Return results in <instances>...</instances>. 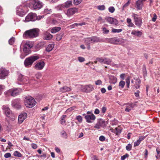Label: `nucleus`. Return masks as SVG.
I'll return each instance as SVG.
<instances>
[{"label":"nucleus","mask_w":160,"mask_h":160,"mask_svg":"<svg viewBox=\"0 0 160 160\" xmlns=\"http://www.w3.org/2000/svg\"><path fill=\"white\" fill-rule=\"evenodd\" d=\"M128 156L129 155L128 154H126L123 156H121V159L122 160H124L126 159V158H128Z\"/></svg>","instance_id":"54"},{"label":"nucleus","mask_w":160,"mask_h":160,"mask_svg":"<svg viewBox=\"0 0 160 160\" xmlns=\"http://www.w3.org/2000/svg\"><path fill=\"white\" fill-rule=\"evenodd\" d=\"M106 126L105 121L102 119H100L94 126V128L98 129L100 128L101 127L104 128Z\"/></svg>","instance_id":"13"},{"label":"nucleus","mask_w":160,"mask_h":160,"mask_svg":"<svg viewBox=\"0 0 160 160\" xmlns=\"http://www.w3.org/2000/svg\"><path fill=\"white\" fill-rule=\"evenodd\" d=\"M55 44L54 43L49 44L47 45L46 48V51L49 52L51 51L54 47Z\"/></svg>","instance_id":"26"},{"label":"nucleus","mask_w":160,"mask_h":160,"mask_svg":"<svg viewBox=\"0 0 160 160\" xmlns=\"http://www.w3.org/2000/svg\"><path fill=\"white\" fill-rule=\"evenodd\" d=\"M17 14L21 17H23L25 14V12L23 9L18 8L17 10Z\"/></svg>","instance_id":"25"},{"label":"nucleus","mask_w":160,"mask_h":160,"mask_svg":"<svg viewBox=\"0 0 160 160\" xmlns=\"http://www.w3.org/2000/svg\"><path fill=\"white\" fill-rule=\"evenodd\" d=\"M146 0H138L136 2V5L138 10L141 9L143 6V2H145Z\"/></svg>","instance_id":"22"},{"label":"nucleus","mask_w":160,"mask_h":160,"mask_svg":"<svg viewBox=\"0 0 160 160\" xmlns=\"http://www.w3.org/2000/svg\"><path fill=\"white\" fill-rule=\"evenodd\" d=\"M132 16L134 18L135 25L138 27H140L142 23L141 18L138 17V15L137 14L133 13H132Z\"/></svg>","instance_id":"10"},{"label":"nucleus","mask_w":160,"mask_h":160,"mask_svg":"<svg viewBox=\"0 0 160 160\" xmlns=\"http://www.w3.org/2000/svg\"><path fill=\"white\" fill-rule=\"evenodd\" d=\"M9 72L5 68H1L0 70V78L3 79L8 75Z\"/></svg>","instance_id":"17"},{"label":"nucleus","mask_w":160,"mask_h":160,"mask_svg":"<svg viewBox=\"0 0 160 160\" xmlns=\"http://www.w3.org/2000/svg\"><path fill=\"white\" fill-rule=\"evenodd\" d=\"M108 41L111 43L116 44L125 42V40L123 39L117 37L110 38L108 39Z\"/></svg>","instance_id":"8"},{"label":"nucleus","mask_w":160,"mask_h":160,"mask_svg":"<svg viewBox=\"0 0 160 160\" xmlns=\"http://www.w3.org/2000/svg\"><path fill=\"white\" fill-rule=\"evenodd\" d=\"M125 76V74L122 73L121 74L120 77L122 79L124 80V79Z\"/></svg>","instance_id":"63"},{"label":"nucleus","mask_w":160,"mask_h":160,"mask_svg":"<svg viewBox=\"0 0 160 160\" xmlns=\"http://www.w3.org/2000/svg\"><path fill=\"white\" fill-rule=\"evenodd\" d=\"M39 32V29L36 28H33L25 31L24 35L26 38H35L38 36Z\"/></svg>","instance_id":"3"},{"label":"nucleus","mask_w":160,"mask_h":160,"mask_svg":"<svg viewBox=\"0 0 160 160\" xmlns=\"http://www.w3.org/2000/svg\"><path fill=\"white\" fill-rule=\"evenodd\" d=\"M34 9H39L42 6V3L39 0H32L30 2Z\"/></svg>","instance_id":"9"},{"label":"nucleus","mask_w":160,"mask_h":160,"mask_svg":"<svg viewBox=\"0 0 160 160\" xmlns=\"http://www.w3.org/2000/svg\"><path fill=\"white\" fill-rule=\"evenodd\" d=\"M115 133L116 135L120 133L121 132V129L119 127L115 128Z\"/></svg>","instance_id":"39"},{"label":"nucleus","mask_w":160,"mask_h":160,"mask_svg":"<svg viewBox=\"0 0 160 160\" xmlns=\"http://www.w3.org/2000/svg\"><path fill=\"white\" fill-rule=\"evenodd\" d=\"M101 42V40L99 38L96 36L87 38L85 39V44L87 46V48L88 50H90L91 48L90 44H93Z\"/></svg>","instance_id":"2"},{"label":"nucleus","mask_w":160,"mask_h":160,"mask_svg":"<svg viewBox=\"0 0 160 160\" xmlns=\"http://www.w3.org/2000/svg\"><path fill=\"white\" fill-rule=\"evenodd\" d=\"M12 107L16 108H19L21 107L20 100L18 99H15L12 100Z\"/></svg>","instance_id":"18"},{"label":"nucleus","mask_w":160,"mask_h":160,"mask_svg":"<svg viewBox=\"0 0 160 160\" xmlns=\"http://www.w3.org/2000/svg\"><path fill=\"white\" fill-rule=\"evenodd\" d=\"M78 88H79L82 91L85 92H90L94 90V88L93 86L91 84L86 85H79Z\"/></svg>","instance_id":"7"},{"label":"nucleus","mask_w":160,"mask_h":160,"mask_svg":"<svg viewBox=\"0 0 160 160\" xmlns=\"http://www.w3.org/2000/svg\"><path fill=\"white\" fill-rule=\"evenodd\" d=\"M82 2V0H74V4L75 5H78Z\"/></svg>","instance_id":"47"},{"label":"nucleus","mask_w":160,"mask_h":160,"mask_svg":"<svg viewBox=\"0 0 160 160\" xmlns=\"http://www.w3.org/2000/svg\"><path fill=\"white\" fill-rule=\"evenodd\" d=\"M141 142L138 140L134 143V146L135 147L139 145L140 143Z\"/></svg>","instance_id":"57"},{"label":"nucleus","mask_w":160,"mask_h":160,"mask_svg":"<svg viewBox=\"0 0 160 160\" xmlns=\"http://www.w3.org/2000/svg\"><path fill=\"white\" fill-rule=\"evenodd\" d=\"M97 8L100 10H104L105 9V7L104 5H99L97 6Z\"/></svg>","instance_id":"41"},{"label":"nucleus","mask_w":160,"mask_h":160,"mask_svg":"<svg viewBox=\"0 0 160 160\" xmlns=\"http://www.w3.org/2000/svg\"><path fill=\"white\" fill-rule=\"evenodd\" d=\"M125 85V82L123 81H121L119 83V87L120 88H122Z\"/></svg>","instance_id":"35"},{"label":"nucleus","mask_w":160,"mask_h":160,"mask_svg":"<svg viewBox=\"0 0 160 160\" xmlns=\"http://www.w3.org/2000/svg\"><path fill=\"white\" fill-rule=\"evenodd\" d=\"M36 16L35 14L30 13L26 16L25 20L26 22L34 21L36 20Z\"/></svg>","instance_id":"12"},{"label":"nucleus","mask_w":160,"mask_h":160,"mask_svg":"<svg viewBox=\"0 0 160 160\" xmlns=\"http://www.w3.org/2000/svg\"><path fill=\"white\" fill-rule=\"evenodd\" d=\"M76 119L80 123L82 122V117L81 116H80V115L77 116L76 118Z\"/></svg>","instance_id":"43"},{"label":"nucleus","mask_w":160,"mask_h":160,"mask_svg":"<svg viewBox=\"0 0 160 160\" xmlns=\"http://www.w3.org/2000/svg\"><path fill=\"white\" fill-rule=\"evenodd\" d=\"M61 29L60 27H55L51 30V32L52 33H55L59 31Z\"/></svg>","instance_id":"31"},{"label":"nucleus","mask_w":160,"mask_h":160,"mask_svg":"<svg viewBox=\"0 0 160 160\" xmlns=\"http://www.w3.org/2000/svg\"><path fill=\"white\" fill-rule=\"evenodd\" d=\"M40 58L39 55H32L25 59L24 62L25 66L27 68L31 67L33 63Z\"/></svg>","instance_id":"1"},{"label":"nucleus","mask_w":160,"mask_h":160,"mask_svg":"<svg viewBox=\"0 0 160 160\" xmlns=\"http://www.w3.org/2000/svg\"><path fill=\"white\" fill-rule=\"evenodd\" d=\"M132 145L131 144H128L126 146V150L128 151H130L132 149Z\"/></svg>","instance_id":"46"},{"label":"nucleus","mask_w":160,"mask_h":160,"mask_svg":"<svg viewBox=\"0 0 160 160\" xmlns=\"http://www.w3.org/2000/svg\"><path fill=\"white\" fill-rule=\"evenodd\" d=\"M108 10L110 12L112 13L114 12L115 9L114 7H110L108 8Z\"/></svg>","instance_id":"49"},{"label":"nucleus","mask_w":160,"mask_h":160,"mask_svg":"<svg viewBox=\"0 0 160 160\" xmlns=\"http://www.w3.org/2000/svg\"><path fill=\"white\" fill-rule=\"evenodd\" d=\"M98 21L100 22V23H103L104 22L103 20L102 19V18L101 17H99L97 19Z\"/></svg>","instance_id":"53"},{"label":"nucleus","mask_w":160,"mask_h":160,"mask_svg":"<svg viewBox=\"0 0 160 160\" xmlns=\"http://www.w3.org/2000/svg\"><path fill=\"white\" fill-rule=\"evenodd\" d=\"M75 27H78V26H82L83 25H85V23L84 22L81 23H75L73 24Z\"/></svg>","instance_id":"51"},{"label":"nucleus","mask_w":160,"mask_h":160,"mask_svg":"<svg viewBox=\"0 0 160 160\" xmlns=\"http://www.w3.org/2000/svg\"><path fill=\"white\" fill-rule=\"evenodd\" d=\"M78 9L76 8H69L68 9L66 14L68 17L73 15L76 13L78 12Z\"/></svg>","instance_id":"11"},{"label":"nucleus","mask_w":160,"mask_h":160,"mask_svg":"<svg viewBox=\"0 0 160 160\" xmlns=\"http://www.w3.org/2000/svg\"><path fill=\"white\" fill-rule=\"evenodd\" d=\"M2 109L3 112L7 117L11 119L15 118L14 114L12 113V111L7 105L3 106L2 107Z\"/></svg>","instance_id":"6"},{"label":"nucleus","mask_w":160,"mask_h":160,"mask_svg":"<svg viewBox=\"0 0 160 160\" xmlns=\"http://www.w3.org/2000/svg\"><path fill=\"white\" fill-rule=\"evenodd\" d=\"M156 151L158 155L156 156V157L157 159H158L160 158V147L157 148H156Z\"/></svg>","instance_id":"38"},{"label":"nucleus","mask_w":160,"mask_h":160,"mask_svg":"<svg viewBox=\"0 0 160 160\" xmlns=\"http://www.w3.org/2000/svg\"><path fill=\"white\" fill-rule=\"evenodd\" d=\"M27 114L26 113H23L20 114L18 116V121L20 123H22L24 120L26 118Z\"/></svg>","instance_id":"20"},{"label":"nucleus","mask_w":160,"mask_h":160,"mask_svg":"<svg viewBox=\"0 0 160 160\" xmlns=\"http://www.w3.org/2000/svg\"><path fill=\"white\" fill-rule=\"evenodd\" d=\"M64 8H65L64 4L59 5L57 7V9L58 10H62Z\"/></svg>","instance_id":"42"},{"label":"nucleus","mask_w":160,"mask_h":160,"mask_svg":"<svg viewBox=\"0 0 160 160\" xmlns=\"http://www.w3.org/2000/svg\"><path fill=\"white\" fill-rule=\"evenodd\" d=\"M107 21L111 24H117L118 23L117 20L111 17H108L106 18Z\"/></svg>","instance_id":"21"},{"label":"nucleus","mask_w":160,"mask_h":160,"mask_svg":"<svg viewBox=\"0 0 160 160\" xmlns=\"http://www.w3.org/2000/svg\"><path fill=\"white\" fill-rule=\"evenodd\" d=\"M4 156L5 158H8L11 156V154L10 153H7L5 154Z\"/></svg>","instance_id":"58"},{"label":"nucleus","mask_w":160,"mask_h":160,"mask_svg":"<svg viewBox=\"0 0 160 160\" xmlns=\"http://www.w3.org/2000/svg\"><path fill=\"white\" fill-rule=\"evenodd\" d=\"M85 118L87 122L88 123H91L92 121H94L95 118V116L92 113L85 116Z\"/></svg>","instance_id":"19"},{"label":"nucleus","mask_w":160,"mask_h":160,"mask_svg":"<svg viewBox=\"0 0 160 160\" xmlns=\"http://www.w3.org/2000/svg\"><path fill=\"white\" fill-rule=\"evenodd\" d=\"M122 31V29H116L114 28H112V33H119L121 32Z\"/></svg>","instance_id":"36"},{"label":"nucleus","mask_w":160,"mask_h":160,"mask_svg":"<svg viewBox=\"0 0 160 160\" xmlns=\"http://www.w3.org/2000/svg\"><path fill=\"white\" fill-rule=\"evenodd\" d=\"M21 92L22 89L20 88H12L5 92L4 94L6 96L15 97Z\"/></svg>","instance_id":"5"},{"label":"nucleus","mask_w":160,"mask_h":160,"mask_svg":"<svg viewBox=\"0 0 160 160\" xmlns=\"http://www.w3.org/2000/svg\"><path fill=\"white\" fill-rule=\"evenodd\" d=\"M44 12L46 14H50L52 12V10L51 9L47 8L45 9Z\"/></svg>","instance_id":"40"},{"label":"nucleus","mask_w":160,"mask_h":160,"mask_svg":"<svg viewBox=\"0 0 160 160\" xmlns=\"http://www.w3.org/2000/svg\"><path fill=\"white\" fill-rule=\"evenodd\" d=\"M105 137L103 136H100L99 138V139L100 141H103L105 140Z\"/></svg>","instance_id":"61"},{"label":"nucleus","mask_w":160,"mask_h":160,"mask_svg":"<svg viewBox=\"0 0 160 160\" xmlns=\"http://www.w3.org/2000/svg\"><path fill=\"white\" fill-rule=\"evenodd\" d=\"M52 37V34L47 32H45L43 34V38L45 40H49L51 39Z\"/></svg>","instance_id":"24"},{"label":"nucleus","mask_w":160,"mask_h":160,"mask_svg":"<svg viewBox=\"0 0 160 160\" xmlns=\"http://www.w3.org/2000/svg\"><path fill=\"white\" fill-rule=\"evenodd\" d=\"M131 3V0H128V2L127 3H125L123 6L122 8V10H123L124 8L128 7Z\"/></svg>","instance_id":"37"},{"label":"nucleus","mask_w":160,"mask_h":160,"mask_svg":"<svg viewBox=\"0 0 160 160\" xmlns=\"http://www.w3.org/2000/svg\"><path fill=\"white\" fill-rule=\"evenodd\" d=\"M64 35V34L62 33H60L59 34H58L56 35V40L57 41L60 40L62 38V37Z\"/></svg>","instance_id":"34"},{"label":"nucleus","mask_w":160,"mask_h":160,"mask_svg":"<svg viewBox=\"0 0 160 160\" xmlns=\"http://www.w3.org/2000/svg\"><path fill=\"white\" fill-rule=\"evenodd\" d=\"M61 134L62 135V137L64 138H66L67 137V134L64 131H63L61 132Z\"/></svg>","instance_id":"56"},{"label":"nucleus","mask_w":160,"mask_h":160,"mask_svg":"<svg viewBox=\"0 0 160 160\" xmlns=\"http://www.w3.org/2000/svg\"><path fill=\"white\" fill-rule=\"evenodd\" d=\"M106 108L105 107H103L102 108V113H104L106 112Z\"/></svg>","instance_id":"64"},{"label":"nucleus","mask_w":160,"mask_h":160,"mask_svg":"<svg viewBox=\"0 0 160 160\" xmlns=\"http://www.w3.org/2000/svg\"><path fill=\"white\" fill-rule=\"evenodd\" d=\"M109 82L111 83L114 84L116 83L117 82V78L113 76H110L109 77Z\"/></svg>","instance_id":"29"},{"label":"nucleus","mask_w":160,"mask_h":160,"mask_svg":"<svg viewBox=\"0 0 160 160\" xmlns=\"http://www.w3.org/2000/svg\"><path fill=\"white\" fill-rule=\"evenodd\" d=\"M102 82L100 80H98L95 82V84L97 85H102Z\"/></svg>","instance_id":"50"},{"label":"nucleus","mask_w":160,"mask_h":160,"mask_svg":"<svg viewBox=\"0 0 160 160\" xmlns=\"http://www.w3.org/2000/svg\"><path fill=\"white\" fill-rule=\"evenodd\" d=\"M127 22L128 23V27H132L134 26V24L132 22L131 19L129 18H128L127 19Z\"/></svg>","instance_id":"33"},{"label":"nucleus","mask_w":160,"mask_h":160,"mask_svg":"<svg viewBox=\"0 0 160 160\" xmlns=\"http://www.w3.org/2000/svg\"><path fill=\"white\" fill-rule=\"evenodd\" d=\"M78 61L80 62H83L85 60V58L82 57H79L78 58Z\"/></svg>","instance_id":"52"},{"label":"nucleus","mask_w":160,"mask_h":160,"mask_svg":"<svg viewBox=\"0 0 160 160\" xmlns=\"http://www.w3.org/2000/svg\"><path fill=\"white\" fill-rule=\"evenodd\" d=\"M65 8H68L72 6V2L71 1H68L64 3Z\"/></svg>","instance_id":"32"},{"label":"nucleus","mask_w":160,"mask_h":160,"mask_svg":"<svg viewBox=\"0 0 160 160\" xmlns=\"http://www.w3.org/2000/svg\"><path fill=\"white\" fill-rule=\"evenodd\" d=\"M45 65V62L42 61L38 62L34 66V68L37 70H41L43 69Z\"/></svg>","instance_id":"15"},{"label":"nucleus","mask_w":160,"mask_h":160,"mask_svg":"<svg viewBox=\"0 0 160 160\" xmlns=\"http://www.w3.org/2000/svg\"><path fill=\"white\" fill-rule=\"evenodd\" d=\"M24 103L26 107L28 108H32L36 105V102L34 98L31 96H28L25 98Z\"/></svg>","instance_id":"4"},{"label":"nucleus","mask_w":160,"mask_h":160,"mask_svg":"<svg viewBox=\"0 0 160 160\" xmlns=\"http://www.w3.org/2000/svg\"><path fill=\"white\" fill-rule=\"evenodd\" d=\"M15 38H12L11 39H9V43L10 45H12L15 41Z\"/></svg>","instance_id":"45"},{"label":"nucleus","mask_w":160,"mask_h":160,"mask_svg":"<svg viewBox=\"0 0 160 160\" xmlns=\"http://www.w3.org/2000/svg\"><path fill=\"white\" fill-rule=\"evenodd\" d=\"M71 90V89L70 87L67 86H64L60 88V92L62 93L69 92Z\"/></svg>","instance_id":"27"},{"label":"nucleus","mask_w":160,"mask_h":160,"mask_svg":"<svg viewBox=\"0 0 160 160\" xmlns=\"http://www.w3.org/2000/svg\"><path fill=\"white\" fill-rule=\"evenodd\" d=\"M32 47L29 42H26L24 45L23 50L25 53L26 56L28 55L29 53L30 49Z\"/></svg>","instance_id":"14"},{"label":"nucleus","mask_w":160,"mask_h":160,"mask_svg":"<svg viewBox=\"0 0 160 160\" xmlns=\"http://www.w3.org/2000/svg\"><path fill=\"white\" fill-rule=\"evenodd\" d=\"M153 17L152 18V21L153 22H155L157 19V17L156 14L155 13H154L153 14Z\"/></svg>","instance_id":"55"},{"label":"nucleus","mask_w":160,"mask_h":160,"mask_svg":"<svg viewBox=\"0 0 160 160\" xmlns=\"http://www.w3.org/2000/svg\"><path fill=\"white\" fill-rule=\"evenodd\" d=\"M131 34L138 37H140L142 35V32L138 30L135 29L132 31Z\"/></svg>","instance_id":"23"},{"label":"nucleus","mask_w":160,"mask_h":160,"mask_svg":"<svg viewBox=\"0 0 160 160\" xmlns=\"http://www.w3.org/2000/svg\"><path fill=\"white\" fill-rule=\"evenodd\" d=\"M143 74L144 75H146L147 74V71L145 66V65H143Z\"/></svg>","instance_id":"59"},{"label":"nucleus","mask_w":160,"mask_h":160,"mask_svg":"<svg viewBox=\"0 0 160 160\" xmlns=\"http://www.w3.org/2000/svg\"><path fill=\"white\" fill-rule=\"evenodd\" d=\"M14 155L15 156H17L19 157H21L22 156L21 154L17 151H16L14 152Z\"/></svg>","instance_id":"44"},{"label":"nucleus","mask_w":160,"mask_h":160,"mask_svg":"<svg viewBox=\"0 0 160 160\" xmlns=\"http://www.w3.org/2000/svg\"><path fill=\"white\" fill-rule=\"evenodd\" d=\"M4 88V86L0 85V95L2 94V91Z\"/></svg>","instance_id":"60"},{"label":"nucleus","mask_w":160,"mask_h":160,"mask_svg":"<svg viewBox=\"0 0 160 160\" xmlns=\"http://www.w3.org/2000/svg\"><path fill=\"white\" fill-rule=\"evenodd\" d=\"M97 60L99 62L105 64H109L111 62L110 59L107 58H97Z\"/></svg>","instance_id":"16"},{"label":"nucleus","mask_w":160,"mask_h":160,"mask_svg":"<svg viewBox=\"0 0 160 160\" xmlns=\"http://www.w3.org/2000/svg\"><path fill=\"white\" fill-rule=\"evenodd\" d=\"M126 84L130 83V77H127L126 79Z\"/></svg>","instance_id":"62"},{"label":"nucleus","mask_w":160,"mask_h":160,"mask_svg":"<svg viewBox=\"0 0 160 160\" xmlns=\"http://www.w3.org/2000/svg\"><path fill=\"white\" fill-rule=\"evenodd\" d=\"M103 33L105 34H107L109 32V30L105 27L102 28Z\"/></svg>","instance_id":"48"},{"label":"nucleus","mask_w":160,"mask_h":160,"mask_svg":"<svg viewBox=\"0 0 160 160\" xmlns=\"http://www.w3.org/2000/svg\"><path fill=\"white\" fill-rule=\"evenodd\" d=\"M132 108H133L132 104L128 103L126 105V106L125 109V111L127 112H129L131 110Z\"/></svg>","instance_id":"30"},{"label":"nucleus","mask_w":160,"mask_h":160,"mask_svg":"<svg viewBox=\"0 0 160 160\" xmlns=\"http://www.w3.org/2000/svg\"><path fill=\"white\" fill-rule=\"evenodd\" d=\"M135 79V83L134 85L135 88L136 89H138L140 88V84L141 83V80L139 78H134Z\"/></svg>","instance_id":"28"}]
</instances>
